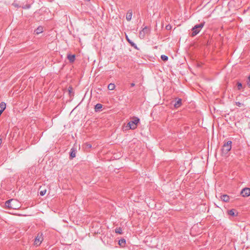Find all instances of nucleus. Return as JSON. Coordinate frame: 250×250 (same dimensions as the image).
<instances>
[{
    "label": "nucleus",
    "instance_id": "obj_14",
    "mask_svg": "<svg viewBox=\"0 0 250 250\" xmlns=\"http://www.w3.org/2000/svg\"><path fill=\"white\" fill-rule=\"evenodd\" d=\"M221 199L224 202H227L229 201V197L228 195L224 194L221 196Z\"/></svg>",
    "mask_w": 250,
    "mask_h": 250
},
{
    "label": "nucleus",
    "instance_id": "obj_30",
    "mask_svg": "<svg viewBox=\"0 0 250 250\" xmlns=\"http://www.w3.org/2000/svg\"><path fill=\"white\" fill-rule=\"evenodd\" d=\"M134 85H135V83H131V86H134Z\"/></svg>",
    "mask_w": 250,
    "mask_h": 250
},
{
    "label": "nucleus",
    "instance_id": "obj_10",
    "mask_svg": "<svg viewBox=\"0 0 250 250\" xmlns=\"http://www.w3.org/2000/svg\"><path fill=\"white\" fill-rule=\"evenodd\" d=\"M6 108V104L4 102H1L0 104V116L1 115V113L3 112V111L5 110Z\"/></svg>",
    "mask_w": 250,
    "mask_h": 250
},
{
    "label": "nucleus",
    "instance_id": "obj_3",
    "mask_svg": "<svg viewBox=\"0 0 250 250\" xmlns=\"http://www.w3.org/2000/svg\"><path fill=\"white\" fill-rule=\"evenodd\" d=\"M232 142L228 141L225 143L222 148V153L223 155L227 154L231 149Z\"/></svg>",
    "mask_w": 250,
    "mask_h": 250
},
{
    "label": "nucleus",
    "instance_id": "obj_27",
    "mask_svg": "<svg viewBox=\"0 0 250 250\" xmlns=\"http://www.w3.org/2000/svg\"><path fill=\"white\" fill-rule=\"evenodd\" d=\"M242 104L239 102H236V105H237L238 106H241L242 105Z\"/></svg>",
    "mask_w": 250,
    "mask_h": 250
},
{
    "label": "nucleus",
    "instance_id": "obj_22",
    "mask_svg": "<svg viewBox=\"0 0 250 250\" xmlns=\"http://www.w3.org/2000/svg\"><path fill=\"white\" fill-rule=\"evenodd\" d=\"M46 192V190L45 189H43V190H42L40 192V194L41 196H43L44 195H45Z\"/></svg>",
    "mask_w": 250,
    "mask_h": 250
},
{
    "label": "nucleus",
    "instance_id": "obj_31",
    "mask_svg": "<svg viewBox=\"0 0 250 250\" xmlns=\"http://www.w3.org/2000/svg\"><path fill=\"white\" fill-rule=\"evenodd\" d=\"M88 147H91V146L90 145H87Z\"/></svg>",
    "mask_w": 250,
    "mask_h": 250
},
{
    "label": "nucleus",
    "instance_id": "obj_32",
    "mask_svg": "<svg viewBox=\"0 0 250 250\" xmlns=\"http://www.w3.org/2000/svg\"><path fill=\"white\" fill-rule=\"evenodd\" d=\"M109 84L108 85V86H107V88H109Z\"/></svg>",
    "mask_w": 250,
    "mask_h": 250
},
{
    "label": "nucleus",
    "instance_id": "obj_19",
    "mask_svg": "<svg viewBox=\"0 0 250 250\" xmlns=\"http://www.w3.org/2000/svg\"><path fill=\"white\" fill-rule=\"evenodd\" d=\"M102 108V105L100 104H98L95 105V109L96 111H99Z\"/></svg>",
    "mask_w": 250,
    "mask_h": 250
},
{
    "label": "nucleus",
    "instance_id": "obj_11",
    "mask_svg": "<svg viewBox=\"0 0 250 250\" xmlns=\"http://www.w3.org/2000/svg\"><path fill=\"white\" fill-rule=\"evenodd\" d=\"M76 157V150L74 147H72L70 150V158L73 159Z\"/></svg>",
    "mask_w": 250,
    "mask_h": 250
},
{
    "label": "nucleus",
    "instance_id": "obj_23",
    "mask_svg": "<svg viewBox=\"0 0 250 250\" xmlns=\"http://www.w3.org/2000/svg\"><path fill=\"white\" fill-rule=\"evenodd\" d=\"M237 87H238V89L239 90H240L242 87V83H241L238 82L237 83Z\"/></svg>",
    "mask_w": 250,
    "mask_h": 250
},
{
    "label": "nucleus",
    "instance_id": "obj_6",
    "mask_svg": "<svg viewBox=\"0 0 250 250\" xmlns=\"http://www.w3.org/2000/svg\"><path fill=\"white\" fill-rule=\"evenodd\" d=\"M241 193L243 197H248L250 195V188H243Z\"/></svg>",
    "mask_w": 250,
    "mask_h": 250
},
{
    "label": "nucleus",
    "instance_id": "obj_5",
    "mask_svg": "<svg viewBox=\"0 0 250 250\" xmlns=\"http://www.w3.org/2000/svg\"><path fill=\"white\" fill-rule=\"evenodd\" d=\"M43 240V234L42 233L39 232L37 234L34 241V245L38 246L40 245Z\"/></svg>",
    "mask_w": 250,
    "mask_h": 250
},
{
    "label": "nucleus",
    "instance_id": "obj_18",
    "mask_svg": "<svg viewBox=\"0 0 250 250\" xmlns=\"http://www.w3.org/2000/svg\"><path fill=\"white\" fill-rule=\"evenodd\" d=\"M126 40L128 41V42L131 44V45L132 46H133V47H136V44L133 42H132L128 37L127 36H126Z\"/></svg>",
    "mask_w": 250,
    "mask_h": 250
},
{
    "label": "nucleus",
    "instance_id": "obj_28",
    "mask_svg": "<svg viewBox=\"0 0 250 250\" xmlns=\"http://www.w3.org/2000/svg\"><path fill=\"white\" fill-rule=\"evenodd\" d=\"M72 88L71 87H69V94H71L72 91Z\"/></svg>",
    "mask_w": 250,
    "mask_h": 250
},
{
    "label": "nucleus",
    "instance_id": "obj_1",
    "mask_svg": "<svg viewBox=\"0 0 250 250\" xmlns=\"http://www.w3.org/2000/svg\"><path fill=\"white\" fill-rule=\"evenodd\" d=\"M5 206L8 208L16 209L20 208V203L18 200L12 199L6 201Z\"/></svg>",
    "mask_w": 250,
    "mask_h": 250
},
{
    "label": "nucleus",
    "instance_id": "obj_12",
    "mask_svg": "<svg viewBox=\"0 0 250 250\" xmlns=\"http://www.w3.org/2000/svg\"><path fill=\"white\" fill-rule=\"evenodd\" d=\"M119 245L122 248H124L125 246L126 241L125 239H121L118 242Z\"/></svg>",
    "mask_w": 250,
    "mask_h": 250
},
{
    "label": "nucleus",
    "instance_id": "obj_7",
    "mask_svg": "<svg viewBox=\"0 0 250 250\" xmlns=\"http://www.w3.org/2000/svg\"><path fill=\"white\" fill-rule=\"evenodd\" d=\"M140 121V119L136 117H134L132 118L130 121L126 125H133V124L135 125H137Z\"/></svg>",
    "mask_w": 250,
    "mask_h": 250
},
{
    "label": "nucleus",
    "instance_id": "obj_9",
    "mask_svg": "<svg viewBox=\"0 0 250 250\" xmlns=\"http://www.w3.org/2000/svg\"><path fill=\"white\" fill-rule=\"evenodd\" d=\"M132 16V11L131 10H129L126 15V19L127 21H130L131 20Z\"/></svg>",
    "mask_w": 250,
    "mask_h": 250
},
{
    "label": "nucleus",
    "instance_id": "obj_8",
    "mask_svg": "<svg viewBox=\"0 0 250 250\" xmlns=\"http://www.w3.org/2000/svg\"><path fill=\"white\" fill-rule=\"evenodd\" d=\"M182 104V100L181 99L178 98L176 99V101L175 104H174V106L175 108H178L180 107Z\"/></svg>",
    "mask_w": 250,
    "mask_h": 250
},
{
    "label": "nucleus",
    "instance_id": "obj_29",
    "mask_svg": "<svg viewBox=\"0 0 250 250\" xmlns=\"http://www.w3.org/2000/svg\"><path fill=\"white\" fill-rule=\"evenodd\" d=\"M102 240H103L104 242V243L105 242V241L106 240V238L105 236L103 237V238H102Z\"/></svg>",
    "mask_w": 250,
    "mask_h": 250
},
{
    "label": "nucleus",
    "instance_id": "obj_15",
    "mask_svg": "<svg viewBox=\"0 0 250 250\" xmlns=\"http://www.w3.org/2000/svg\"><path fill=\"white\" fill-rule=\"evenodd\" d=\"M67 58L70 62H73L75 60V55L69 54L67 55Z\"/></svg>",
    "mask_w": 250,
    "mask_h": 250
},
{
    "label": "nucleus",
    "instance_id": "obj_25",
    "mask_svg": "<svg viewBox=\"0 0 250 250\" xmlns=\"http://www.w3.org/2000/svg\"><path fill=\"white\" fill-rule=\"evenodd\" d=\"M166 28L167 30H169L171 29V26L170 24H168L166 26Z\"/></svg>",
    "mask_w": 250,
    "mask_h": 250
},
{
    "label": "nucleus",
    "instance_id": "obj_20",
    "mask_svg": "<svg viewBox=\"0 0 250 250\" xmlns=\"http://www.w3.org/2000/svg\"><path fill=\"white\" fill-rule=\"evenodd\" d=\"M115 232L119 234H122V229L121 228H117L115 229Z\"/></svg>",
    "mask_w": 250,
    "mask_h": 250
},
{
    "label": "nucleus",
    "instance_id": "obj_24",
    "mask_svg": "<svg viewBox=\"0 0 250 250\" xmlns=\"http://www.w3.org/2000/svg\"><path fill=\"white\" fill-rule=\"evenodd\" d=\"M115 87L114 84L110 83V90H113Z\"/></svg>",
    "mask_w": 250,
    "mask_h": 250
},
{
    "label": "nucleus",
    "instance_id": "obj_13",
    "mask_svg": "<svg viewBox=\"0 0 250 250\" xmlns=\"http://www.w3.org/2000/svg\"><path fill=\"white\" fill-rule=\"evenodd\" d=\"M137 126H123V130L124 131L129 129L134 130L136 129Z\"/></svg>",
    "mask_w": 250,
    "mask_h": 250
},
{
    "label": "nucleus",
    "instance_id": "obj_17",
    "mask_svg": "<svg viewBox=\"0 0 250 250\" xmlns=\"http://www.w3.org/2000/svg\"><path fill=\"white\" fill-rule=\"evenodd\" d=\"M228 214L232 216H236L235 214V210L234 209H232L228 210Z\"/></svg>",
    "mask_w": 250,
    "mask_h": 250
},
{
    "label": "nucleus",
    "instance_id": "obj_16",
    "mask_svg": "<svg viewBox=\"0 0 250 250\" xmlns=\"http://www.w3.org/2000/svg\"><path fill=\"white\" fill-rule=\"evenodd\" d=\"M43 31V27L39 26L36 30V34L38 35L40 33H42Z\"/></svg>",
    "mask_w": 250,
    "mask_h": 250
},
{
    "label": "nucleus",
    "instance_id": "obj_2",
    "mask_svg": "<svg viewBox=\"0 0 250 250\" xmlns=\"http://www.w3.org/2000/svg\"><path fill=\"white\" fill-rule=\"evenodd\" d=\"M205 24V21H204L199 24L195 25L193 27H192L191 36L194 37L197 35L200 32L201 29L204 26Z\"/></svg>",
    "mask_w": 250,
    "mask_h": 250
},
{
    "label": "nucleus",
    "instance_id": "obj_4",
    "mask_svg": "<svg viewBox=\"0 0 250 250\" xmlns=\"http://www.w3.org/2000/svg\"><path fill=\"white\" fill-rule=\"evenodd\" d=\"M150 32V28L149 27L146 26L142 30L139 32V37L141 39L145 38L146 35L148 34Z\"/></svg>",
    "mask_w": 250,
    "mask_h": 250
},
{
    "label": "nucleus",
    "instance_id": "obj_21",
    "mask_svg": "<svg viewBox=\"0 0 250 250\" xmlns=\"http://www.w3.org/2000/svg\"><path fill=\"white\" fill-rule=\"evenodd\" d=\"M161 58L164 61H167L168 60V57L165 55H161Z\"/></svg>",
    "mask_w": 250,
    "mask_h": 250
},
{
    "label": "nucleus",
    "instance_id": "obj_26",
    "mask_svg": "<svg viewBox=\"0 0 250 250\" xmlns=\"http://www.w3.org/2000/svg\"><path fill=\"white\" fill-rule=\"evenodd\" d=\"M248 81L247 82L248 86L250 87V75L248 77Z\"/></svg>",
    "mask_w": 250,
    "mask_h": 250
}]
</instances>
